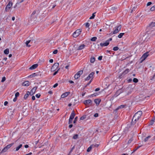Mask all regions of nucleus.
I'll use <instances>...</instances> for the list:
<instances>
[{"mask_svg": "<svg viewBox=\"0 0 155 155\" xmlns=\"http://www.w3.org/2000/svg\"><path fill=\"white\" fill-rule=\"evenodd\" d=\"M142 114V112L141 111H139L135 114L132 120L131 123L132 124H135L136 121L140 117Z\"/></svg>", "mask_w": 155, "mask_h": 155, "instance_id": "1", "label": "nucleus"}, {"mask_svg": "<svg viewBox=\"0 0 155 155\" xmlns=\"http://www.w3.org/2000/svg\"><path fill=\"white\" fill-rule=\"evenodd\" d=\"M82 31L81 29H78L76 30L73 34V37L74 38H76L78 36L81 34Z\"/></svg>", "mask_w": 155, "mask_h": 155, "instance_id": "2", "label": "nucleus"}, {"mask_svg": "<svg viewBox=\"0 0 155 155\" xmlns=\"http://www.w3.org/2000/svg\"><path fill=\"white\" fill-rule=\"evenodd\" d=\"M59 65L58 63H55L51 67V71H55L58 68Z\"/></svg>", "mask_w": 155, "mask_h": 155, "instance_id": "3", "label": "nucleus"}, {"mask_svg": "<svg viewBox=\"0 0 155 155\" xmlns=\"http://www.w3.org/2000/svg\"><path fill=\"white\" fill-rule=\"evenodd\" d=\"M37 87H34L31 90L30 92L28 91V93L30 94V95H32L34 94L35 92L36 89L37 88Z\"/></svg>", "mask_w": 155, "mask_h": 155, "instance_id": "4", "label": "nucleus"}, {"mask_svg": "<svg viewBox=\"0 0 155 155\" xmlns=\"http://www.w3.org/2000/svg\"><path fill=\"white\" fill-rule=\"evenodd\" d=\"M12 5V3L11 2H9L5 8V11L6 12H8L11 8Z\"/></svg>", "mask_w": 155, "mask_h": 155, "instance_id": "5", "label": "nucleus"}, {"mask_svg": "<svg viewBox=\"0 0 155 155\" xmlns=\"http://www.w3.org/2000/svg\"><path fill=\"white\" fill-rule=\"evenodd\" d=\"M148 55H149V52H146L145 53H144L141 58V59H142L141 62H142L143 61H144L147 58L148 56Z\"/></svg>", "mask_w": 155, "mask_h": 155, "instance_id": "6", "label": "nucleus"}, {"mask_svg": "<svg viewBox=\"0 0 155 155\" xmlns=\"http://www.w3.org/2000/svg\"><path fill=\"white\" fill-rule=\"evenodd\" d=\"M84 103L86 106L91 105L92 104V101L91 100H87L85 101Z\"/></svg>", "mask_w": 155, "mask_h": 155, "instance_id": "7", "label": "nucleus"}, {"mask_svg": "<svg viewBox=\"0 0 155 155\" xmlns=\"http://www.w3.org/2000/svg\"><path fill=\"white\" fill-rule=\"evenodd\" d=\"M83 72V71H78L77 74L74 75V78L75 79H78L80 76V75L82 74Z\"/></svg>", "mask_w": 155, "mask_h": 155, "instance_id": "8", "label": "nucleus"}, {"mask_svg": "<svg viewBox=\"0 0 155 155\" xmlns=\"http://www.w3.org/2000/svg\"><path fill=\"white\" fill-rule=\"evenodd\" d=\"M121 28V25H120L118 26L117 27V28L113 31V34H115L117 33L119 31H120Z\"/></svg>", "mask_w": 155, "mask_h": 155, "instance_id": "9", "label": "nucleus"}, {"mask_svg": "<svg viewBox=\"0 0 155 155\" xmlns=\"http://www.w3.org/2000/svg\"><path fill=\"white\" fill-rule=\"evenodd\" d=\"M94 72H92L88 76V77H87L85 79V80L86 81H88L91 78H93V76L94 74ZM93 79V78H92Z\"/></svg>", "mask_w": 155, "mask_h": 155, "instance_id": "10", "label": "nucleus"}, {"mask_svg": "<svg viewBox=\"0 0 155 155\" xmlns=\"http://www.w3.org/2000/svg\"><path fill=\"white\" fill-rule=\"evenodd\" d=\"M109 42L108 41H106L104 43H100V45L101 47L107 46L109 45Z\"/></svg>", "mask_w": 155, "mask_h": 155, "instance_id": "11", "label": "nucleus"}, {"mask_svg": "<svg viewBox=\"0 0 155 155\" xmlns=\"http://www.w3.org/2000/svg\"><path fill=\"white\" fill-rule=\"evenodd\" d=\"M70 94V92H66L63 94H62L61 96V98H64L67 97L68 95H69Z\"/></svg>", "mask_w": 155, "mask_h": 155, "instance_id": "12", "label": "nucleus"}, {"mask_svg": "<svg viewBox=\"0 0 155 155\" xmlns=\"http://www.w3.org/2000/svg\"><path fill=\"white\" fill-rule=\"evenodd\" d=\"M30 84V82L29 81H26L22 83V85L25 86H28Z\"/></svg>", "mask_w": 155, "mask_h": 155, "instance_id": "13", "label": "nucleus"}, {"mask_svg": "<svg viewBox=\"0 0 155 155\" xmlns=\"http://www.w3.org/2000/svg\"><path fill=\"white\" fill-rule=\"evenodd\" d=\"M38 66V64H35L33 65L31 67L29 68V69L30 70H33L35 69Z\"/></svg>", "mask_w": 155, "mask_h": 155, "instance_id": "14", "label": "nucleus"}, {"mask_svg": "<svg viewBox=\"0 0 155 155\" xmlns=\"http://www.w3.org/2000/svg\"><path fill=\"white\" fill-rule=\"evenodd\" d=\"M75 115V114L74 113V111L73 110L71 112L69 118H70L71 119L73 120L74 118Z\"/></svg>", "mask_w": 155, "mask_h": 155, "instance_id": "15", "label": "nucleus"}, {"mask_svg": "<svg viewBox=\"0 0 155 155\" xmlns=\"http://www.w3.org/2000/svg\"><path fill=\"white\" fill-rule=\"evenodd\" d=\"M101 100L99 99H96L94 100V102L97 105H98L100 103Z\"/></svg>", "mask_w": 155, "mask_h": 155, "instance_id": "16", "label": "nucleus"}, {"mask_svg": "<svg viewBox=\"0 0 155 155\" xmlns=\"http://www.w3.org/2000/svg\"><path fill=\"white\" fill-rule=\"evenodd\" d=\"M85 45L84 44H82L79 46L77 49L78 50H81L84 48Z\"/></svg>", "mask_w": 155, "mask_h": 155, "instance_id": "17", "label": "nucleus"}, {"mask_svg": "<svg viewBox=\"0 0 155 155\" xmlns=\"http://www.w3.org/2000/svg\"><path fill=\"white\" fill-rule=\"evenodd\" d=\"M8 150V149L6 148V147H5L0 152V154L6 152Z\"/></svg>", "mask_w": 155, "mask_h": 155, "instance_id": "18", "label": "nucleus"}, {"mask_svg": "<svg viewBox=\"0 0 155 155\" xmlns=\"http://www.w3.org/2000/svg\"><path fill=\"white\" fill-rule=\"evenodd\" d=\"M151 136H148L147 137H145L144 139V141L145 142H146L148 141L149 140Z\"/></svg>", "mask_w": 155, "mask_h": 155, "instance_id": "19", "label": "nucleus"}, {"mask_svg": "<svg viewBox=\"0 0 155 155\" xmlns=\"http://www.w3.org/2000/svg\"><path fill=\"white\" fill-rule=\"evenodd\" d=\"M95 61V58L94 57H92L90 58V61L91 63H94Z\"/></svg>", "mask_w": 155, "mask_h": 155, "instance_id": "20", "label": "nucleus"}, {"mask_svg": "<svg viewBox=\"0 0 155 155\" xmlns=\"http://www.w3.org/2000/svg\"><path fill=\"white\" fill-rule=\"evenodd\" d=\"M14 143H11L9 144H8L5 147L8 150L14 144Z\"/></svg>", "mask_w": 155, "mask_h": 155, "instance_id": "21", "label": "nucleus"}, {"mask_svg": "<svg viewBox=\"0 0 155 155\" xmlns=\"http://www.w3.org/2000/svg\"><path fill=\"white\" fill-rule=\"evenodd\" d=\"M30 95V94H29L28 93V91L27 92V93L25 95L24 98L25 99H26L28 97L29 95Z\"/></svg>", "mask_w": 155, "mask_h": 155, "instance_id": "22", "label": "nucleus"}, {"mask_svg": "<svg viewBox=\"0 0 155 155\" xmlns=\"http://www.w3.org/2000/svg\"><path fill=\"white\" fill-rule=\"evenodd\" d=\"M129 71V69H126L123 73V74H127Z\"/></svg>", "mask_w": 155, "mask_h": 155, "instance_id": "23", "label": "nucleus"}, {"mask_svg": "<svg viewBox=\"0 0 155 155\" xmlns=\"http://www.w3.org/2000/svg\"><path fill=\"white\" fill-rule=\"evenodd\" d=\"M9 53V50L8 48L6 49L4 51V53L6 54H8Z\"/></svg>", "mask_w": 155, "mask_h": 155, "instance_id": "24", "label": "nucleus"}, {"mask_svg": "<svg viewBox=\"0 0 155 155\" xmlns=\"http://www.w3.org/2000/svg\"><path fill=\"white\" fill-rule=\"evenodd\" d=\"M150 26L152 27L155 26V22H152L149 25Z\"/></svg>", "mask_w": 155, "mask_h": 155, "instance_id": "25", "label": "nucleus"}, {"mask_svg": "<svg viewBox=\"0 0 155 155\" xmlns=\"http://www.w3.org/2000/svg\"><path fill=\"white\" fill-rule=\"evenodd\" d=\"M22 144H20L18 147H16V151H17L19 150L22 147Z\"/></svg>", "mask_w": 155, "mask_h": 155, "instance_id": "26", "label": "nucleus"}, {"mask_svg": "<svg viewBox=\"0 0 155 155\" xmlns=\"http://www.w3.org/2000/svg\"><path fill=\"white\" fill-rule=\"evenodd\" d=\"M31 41V40H28V41H27L26 42V45L28 47H30L31 46V45H28V44Z\"/></svg>", "mask_w": 155, "mask_h": 155, "instance_id": "27", "label": "nucleus"}, {"mask_svg": "<svg viewBox=\"0 0 155 155\" xmlns=\"http://www.w3.org/2000/svg\"><path fill=\"white\" fill-rule=\"evenodd\" d=\"M97 95V93H94L93 94L90 95L89 97H94L96 96Z\"/></svg>", "mask_w": 155, "mask_h": 155, "instance_id": "28", "label": "nucleus"}, {"mask_svg": "<svg viewBox=\"0 0 155 155\" xmlns=\"http://www.w3.org/2000/svg\"><path fill=\"white\" fill-rule=\"evenodd\" d=\"M125 106H126L125 105H121L118 107V109L124 108Z\"/></svg>", "mask_w": 155, "mask_h": 155, "instance_id": "29", "label": "nucleus"}, {"mask_svg": "<svg viewBox=\"0 0 155 155\" xmlns=\"http://www.w3.org/2000/svg\"><path fill=\"white\" fill-rule=\"evenodd\" d=\"M96 13V12H94V13H93L92 15V16H91L90 18V19H93L94 18L95 16V14Z\"/></svg>", "mask_w": 155, "mask_h": 155, "instance_id": "30", "label": "nucleus"}, {"mask_svg": "<svg viewBox=\"0 0 155 155\" xmlns=\"http://www.w3.org/2000/svg\"><path fill=\"white\" fill-rule=\"evenodd\" d=\"M124 34V33H120L118 35V37L119 38H121Z\"/></svg>", "mask_w": 155, "mask_h": 155, "instance_id": "31", "label": "nucleus"}, {"mask_svg": "<svg viewBox=\"0 0 155 155\" xmlns=\"http://www.w3.org/2000/svg\"><path fill=\"white\" fill-rule=\"evenodd\" d=\"M92 147L91 146V145L87 149V152H89L91 151L92 148Z\"/></svg>", "mask_w": 155, "mask_h": 155, "instance_id": "32", "label": "nucleus"}, {"mask_svg": "<svg viewBox=\"0 0 155 155\" xmlns=\"http://www.w3.org/2000/svg\"><path fill=\"white\" fill-rule=\"evenodd\" d=\"M137 146V147L135 149L133 152V153L136 151L139 148H140L141 146Z\"/></svg>", "mask_w": 155, "mask_h": 155, "instance_id": "33", "label": "nucleus"}, {"mask_svg": "<svg viewBox=\"0 0 155 155\" xmlns=\"http://www.w3.org/2000/svg\"><path fill=\"white\" fill-rule=\"evenodd\" d=\"M99 145V144H93L91 145V146L92 147H97Z\"/></svg>", "mask_w": 155, "mask_h": 155, "instance_id": "34", "label": "nucleus"}, {"mask_svg": "<svg viewBox=\"0 0 155 155\" xmlns=\"http://www.w3.org/2000/svg\"><path fill=\"white\" fill-rule=\"evenodd\" d=\"M97 39V38L96 37H94L92 38L91 39V41H95Z\"/></svg>", "mask_w": 155, "mask_h": 155, "instance_id": "35", "label": "nucleus"}, {"mask_svg": "<svg viewBox=\"0 0 155 155\" xmlns=\"http://www.w3.org/2000/svg\"><path fill=\"white\" fill-rule=\"evenodd\" d=\"M78 134H76L74 136L73 138L74 139H76L78 138Z\"/></svg>", "mask_w": 155, "mask_h": 155, "instance_id": "36", "label": "nucleus"}, {"mask_svg": "<svg viewBox=\"0 0 155 155\" xmlns=\"http://www.w3.org/2000/svg\"><path fill=\"white\" fill-rule=\"evenodd\" d=\"M36 76V74L35 73H34L30 75L29 77L30 78H31L33 77H35Z\"/></svg>", "mask_w": 155, "mask_h": 155, "instance_id": "37", "label": "nucleus"}, {"mask_svg": "<svg viewBox=\"0 0 155 155\" xmlns=\"http://www.w3.org/2000/svg\"><path fill=\"white\" fill-rule=\"evenodd\" d=\"M86 117V115H83V116H82V117H81L80 118V120H83L84 119H85Z\"/></svg>", "mask_w": 155, "mask_h": 155, "instance_id": "38", "label": "nucleus"}, {"mask_svg": "<svg viewBox=\"0 0 155 155\" xmlns=\"http://www.w3.org/2000/svg\"><path fill=\"white\" fill-rule=\"evenodd\" d=\"M133 81L135 83H137L138 81V80L136 78H134L133 80Z\"/></svg>", "mask_w": 155, "mask_h": 155, "instance_id": "39", "label": "nucleus"}, {"mask_svg": "<svg viewBox=\"0 0 155 155\" xmlns=\"http://www.w3.org/2000/svg\"><path fill=\"white\" fill-rule=\"evenodd\" d=\"M155 10V5H154L152 7L150 8V10L152 11H153Z\"/></svg>", "mask_w": 155, "mask_h": 155, "instance_id": "40", "label": "nucleus"}, {"mask_svg": "<svg viewBox=\"0 0 155 155\" xmlns=\"http://www.w3.org/2000/svg\"><path fill=\"white\" fill-rule=\"evenodd\" d=\"M119 49V48L117 47H114L113 48V50L114 51H117Z\"/></svg>", "mask_w": 155, "mask_h": 155, "instance_id": "41", "label": "nucleus"}, {"mask_svg": "<svg viewBox=\"0 0 155 155\" xmlns=\"http://www.w3.org/2000/svg\"><path fill=\"white\" fill-rule=\"evenodd\" d=\"M36 13V11H34L31 14V17H34V15Z\"/></svg>", "mask_w": 155, "mask_h": 155, "instance_id": "42", "label": "nucleus"}, {"mask_svg": "<svg viewBox=\"0 0 155 155\" xmlns=\"http://www.w3.org/2000/svg\"><path fill=\"white\" fill-rule=\"evenodd\" d=\"M78 119V117H76L75 118H74V120L73 121V123L74 124H75L76 122H77V119Z\"/></svg>", "mask_w": 155, "mask_h": 155, "instance_id": "43", "label": "nucleus"}, {"mask_svg": "<svg viewBox=\"0 0 155 155\" xmlns=\"http://www.w3.org/2000/svg\"><path fill=\"white\" fill-rule=\"evenodd\" d=\"M154 123V120H152L149 123V125H152Z\"/></svg>", "mask_w": 155, "mask_h": 155, "instance_id": "44", "label": "nucleus"}, {"mask_svg": "<svg viewBox=\"0 0 155 155\" xmlns=\"http://www.w3.org/2000/svg\"><path fill=\"white\" fill-rule=\"evenodd\" d=\"M133 141V139H132V138H131L129 140H128V142H127V143L128 144H129L131 142Z\"/></svg>", "mask_w": 155, "mask_h": 155, "instance_id": "45", "label": "nucleus"}, {"mask_svg": "<svg viewBox=\"0 0 155 155\" xmlns=\"http://www.w3.org/2000/svg\"><path fill=\"white\" fill-rule=\"evenodd\" d=\"M60 69V68H59L58 70L57 71H55L53 74V75L54 76V75H55L56 74L58 73V71Z\"/></svg>", "mask_w": 155, "mask_h": 155, "instance_id": "46", "label": "nucleus"}, {"mask_svg": "<svg viewBox=\"0 0 155 155\" xmlns=\"http://www.w3.org/2000/svg\"><path fill=\"white\" fill-rule=\"evenodd\" d=\"M5 80H6L5 77H2V78L1 82H4V81H5Z\"/></svg>", "mask_w": 155, "mask_h": 155, "instance_id": "47", "label": "nucleus"}, {"mask_svg": "<svg viewBox=\"0 0 155 155\" xmlns=\"http://www.w3.org/2000/svg\"><path fill=\"white\" fill-rule=\"evenodd\" d=\"M73 119H71L70 118H69L68 122V124H70L72 123Z\"/></svg>", "mask_w": 155, "mask_h": 155, "instance_id": "48", "label": "nucleus"}, {"mask_svg": "<svg viewBox=\"0 0 155 155\" xmlns=\"http://www.w3.org/2000/svg\"><path fill=\"white\" fill-rule=\"evenodd\" d=\"M19 95V94L18 92H17L15 94V97H18Z\"/></svg>", "mask_w": 155, "mask_h": 155, "instance_id": "49", "label": "nucleus"}, {"mask_svg": "<svg viewBox=\"0 0 155 155\" xmlns=\"http://www.w3.org/2000/svg\"><path fill=\"white\" fill-rule=\"evenodd\" d=\"M58 51L57 50H55L53 52V54H56L57 53Z\"/></svg>", "mask_w": 155, "mask_h": 155, "instance_id": "50", "label": "nucleus"}, {"mask_svg": "<svg viewBox=\"0 0 155 155\" xmlns=\"http://www.w3.org/2000/svg\"><path fill=\"white\" fill-rule=\"evenodd\" d=\"M40 96H41L40 94H36V95H35L36 97L38 98H39L40 97Z\"/></svg>", "mask_w": 155, "mask_h": 155, "instance_id": "51", "label": "nucleus"}, {"mask_svg": "<svg viewBox=\"0 0 155 155\" xmlns=\"http://www.w3.org/2000/svg\"><path fill=\"white\" fill-rule=\"evenodd\" d=\"M90 24L89 23L87 22L85 24V26L86 27L88 28Z\"/></svg>", "mask_w": 155, "mask_h": 155, "instance_id": "52", "label": "nucleus"}, {"mask_svg": "<svg viewBox=\"0 0 155 155\" xmlns=\"http://www.w3.org/2000/svg\"><path fill=\"white\" fill-rule=\"evenodd\" d=\"M92 81V78H91V80H90V81H89V82L87 84V85H89L90 84V83H91Z\"/></svg>", "mask_w": 155, "mask_h": 155, "instance_id": "53", "label": "nucleus"}, {"mask_svg": "<svg viewBox=\"0 0 155 155\" xmlns=\"http://www.w3.org/2000/svg\"><path fill=\"white\" fill-rule=\"evenodd\" d=\"M58 84L57 83H56L54 85V86H53V87H54V88H55V87H57L58 86Z\"/></svg>", "mask_w": 155, "mask_h": 155, "instance_id": "54", "label": "nucleus"}, {"mask_svg": "<svg viewBox=\"0 0 155 155\" xmlns=\"http://www.w3.org/2000/svg\"><path fill=\"white\" fill-rule=\"evenodd\" d=\"M74 148H75V146H73L72 147V148L71 149L70 151L69 152V153H71L72 152V150H73V149H74Z\"/></svg>", "mask_w": 155, "mask_h": 155, "instance_id": "55", "label": "nucleus"}, {"mask_svg": "<svg viewBox=\"0 0 155 155\" xmlns=\"http://www.w3.org/2000/svg\"><path fill=\"white\" fill-rule=\"evenodd\" d=\"M152 4V3L151 2H149L147 3V6H149L150 5H151Z\"/></svg>", "mask_w": 155, "mask_h": 155, "instance_id": "56", "label": "nucleus"}, {"mask_svg": "<svg viewBox=\"0 0 155 155\" xmlns=\"http://www.w3.org/2000/svg\"><path fill=\"white\" fill-rule=\"evenodd\" d=\"M102 56H100L98 57V59L99 60H102Z\"/></svg>", "mask_w": 155, "mask_h": 155, "instance_id": "57", "label": "nucleus"}, {"mask_svg": "<svg viewBox=\"0 0 155 155\" xmlns=\"http://www.w3.org/2000/svg\"><path fill=\"white\" fill-rule=\"evenodd\" d=\"M98 114L97 113H95L94 115V116L95 117H98Z\"/></svg>", "mask_w": 155, "mask_h": 155, "instance_id": "58", "label": "nucleus"}, {"mask_svg": "<svg viewBox=\"0 0 155 155\" xmlns=\"http://www.w3.org/2000/svg\"><path fill=\"white\" fill-rule=\"evenodd\" d=\"M116 9V8L114 6H112L111 7V9L112 10H114Z\"/></svg>", "mask_w": 155, "mask_h": 155, "instance_id": "59", "label": "nucleus"}, {"mask_svg": "<svg viewBox=\"0 0 155 155\" xmlns=\"http://www.w3.org/2000/svg\"><path fill=\"white\" fill-rule=\"evenodd\" d=\"M24 0H18V3H20L23 2Z\"/></svg>", "mask_w": 155, "mask_h": 155, "instance_id": "60", "label": "nucleus"}, {"mask_svg": "<svg viewBox=\"0 0 155 155\" xmlns=\"http://www.w3.org/2000/svg\"><path fill=\"white\" fill-rule=\"evenodd\" d=\"M8 104V102L7 101H5L4 103V105L5 106H6Z\"/></svg>", "mask_w": 155, "mask_h": 155, "instance_id": "61", "label": "nucleus"}, {"mask_svg": "<svg viewBox=\"0 0 155 155\" xmlns=\"http://www.w3.org/2000/svg\"><path fill=\"white\" fill-rule=\"evenodd\" d=\"M17 98L16 97H15V98H14L13 99V101H14V102H15L16 101H17Z\"/></svg>", "mask_w": 155, "mask_h": 155, "instance_id": "62", "label": "nucleus"}, {"mask_svg": "<svg viewBox=\"0 0 155 155\" xmlns=\"http://www.w3.org/2000/svg\"><path fill=\"white\" fill-rule=\"evenodd\" d=\"M32 99L33 100H35V97L34 96H33L32 97Z\"/></svg>", "mask_w": 155, "mask_h": 155, "instance_id": "63", "label": "nucleus"}, {"mask_svg": "<svg viewBox=\"0 0 155 155\" xmlns=\"http://www.w3.org/2000/svg\"><path fill=\"white\" fill-rule=\"evenodd\" d=\"M49 62L50 63H52L53 62V60L52 59H51L49 60Z\"/></svg>", "mask_w": 155, "mask_h": 155, "instance_id": "64", "label": "nucleus"}]
</instances>
